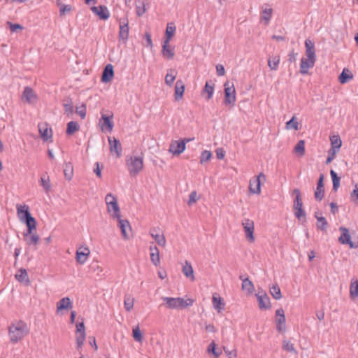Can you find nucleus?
<instances>
[{
  "label": "nucleus",
  "instance_id": "obj_1",
  "mask_svg": "<svg viewBox=\"0 0 358 358\" xmlns=\"http://www.w3.org/2000/svg\"><path fill=\"white\" fill-rule=\"evenodd\" d=\"M29 332L27 324L22 320L12 323L8 327V334L10 341L13 343H16L21 341Z\"/></svg>",
  "mask_w": 358,
  "mask_h": 358
},
{
  "label": "nucleus",
  "instance_id": "obj_2",
  "mask_svg": "<svg viewBox=\"0 0 358 358\" xmlns=\"http://www.w3.org/2000/svg\"><path fill=\"white\" fill-rule=\"evenodd\" d=\"M17 215L19 220L26 224L29 231L30 229H36V221L29 212V207L28 205L17 204L16 205Z\"/></svg>",
  "mask_w": 358,
  "mask_h": 358
},
{
  "label": "nucleus",
  "instance_id": "obj_3",
  "mask_svg": "<svg viewBox=\"0 0 358 358\" xmlns=\"http://www.w3.org/2000/svg\"><path fill=\"white\" fill-rule=\"evenodd\" d=\"M162 299L166 307L170 309H183L194 303V300L189 298L184 299L181 297H163Z\"/></svg>",
  "mask_w": 358,
  "mask_h": 358
},
{
  "label": "nucleus",
  "instance_id": "obj_4",
  "mask_svg": "<svg viewBox=\"0 0 358 358\" xmlns=\"http://www.w3.org/2000/svg\"><path fill=\"white\" fill-rule=\"evenodd\" d=\"M126 164L131 176H137L143 168L142 156H131L126 159Z\"/></svg>",
  "mask_w": 358,
  "mask_h": 358
},
{
  "label": "nucleus",
  "instance_id": "obj_5",
  "mask_svg": "<svg viewBox=\"0 0 358 358\" xmlns=\"http://www.w3.org/2000/svg\"><path fill=\"white\" fill-rule=\"evenodd\" d=\"M224 87V103L226 105H234L236 102V90L234 85H230L229 82H226Z\"/></svg>",
  "mask_w": 358,
  "mask_h": 358
},
{
  "label": "nucleus",
  "instance_id": "obj_6",
  "mask_svg": "<svg viewBox=\"0 0 358 358\" xmlns=\"http://www.w3.org/2000/svg\"><path fill=\"white\" fill-rule=\"evenodd\" d=\"M262 179L266 180V176L263 173H260L256 178L250 179L249 190L251 193L260 194Z\"/></svg>",
  "mask_w": 358,
  "mask_h": 358
},
{
  "label": "nucleus",
  "instance_id": "obj_7",
  "mask_svg": "<svg viewBox=\"0 0 358 358\" xmlns=\"http://www.w3.org/2000/svg\"><path fill=\"white\" fill-rule=\"evenodd\" d=\"M285 316L282 308H278L275 311V324L276 330L281 334H283L286 331L285 325Z\"/></svg>",
  "mask_w": 358,
  "mask_h": 358
},
{
  "label": "nucleus",
  "instance_id": "obj_8",
  "mask_svg": "<svg viewBox=\"0 0 358 358\" xmlns=\"http://www.w3.org/2000/svg\"><path fill=\"white\" fill-rule=\"evenodd\" d=\"M339 231H341V234L338 238V241L341 244L348 245L350 248H357L358 247L357 245L351 241V236L348 229L345 227H341L339 228Z\"/></svg>",
  "mask_w": 358,
  "mask_h": 358
},
{
  "label": "nucleus",
  "instance_id": "obj_9",
  "mask_svg": "<svg viewBox=\"0 0 358 358\" xmlns=\"http://www.w3.org/2000/svg\"><path fill=\"white\" fill-rule=\"evenodd\" d=\"M242 225L244 229V231L245 233V236L248 240L251 242L255 241L254 237V222L250 219L245 218L242 222Z\"/></svg>",
  "mask_w": 358,
  "mask_h": 358
},
{
  "label": "nucleus",
  "instance_id": "obj_10",
  "mask_svg": "<svg viewBox=\"0 0 358 358\" xmlns=\"http://www.w3.org/2000/svg\"><path fill=\"white\" fill-rule=\"evenodd\" d=\"M110 151L112 154L115 153L117 157H120L122 155V148L120 141L115 137L108 138Z\"/></svg>",
  "mask_w": 358,
  "mask_h": 358
},
{
  "label": "nucleus",
  "instance_id": "obj_11",
  "mask_svg": "<svg viewBox=\"0 0 358 358\" xmlns=\"http://www.w3.org/2000/svg\"><path fill=\"white\" fill-rule=\"evenodd\" d=\"M34 229H30L27 227V230L24 231L23 236L26 243L29 245H36L39 241V236L36 234H33Z\"/></svg>",
  "mask_w": 358,
  "mask_h": 358
},
{
  "label": "nucleus",
  "instance_id": "obj_12",
  "mask_svg": "<svg viewBox=\"0 0 358 358\" xmlns=\"http://www.w3.org/2000/svg\"><path fill=\"white\" fill-rule=\"evenodd\" d=\"M259 308L262 309H268L271 307L270 299L266 292L261 291L256 294Z\"/></svg>",
  "mask_w": 358,
  "mask_h": 358
},
{
  "label": "nucleus",
  "instance_id": "obj_13",
  "mask_svg": "<svg viewBox=\"0 0 358 358\" xmlns=\"http://www.w3.org/2000/svg\"><path fill=\"white\" fill-rule=\"evenodd\" d=\"M22 99L30 104L35 103L38 99L37 95L35 94L33 89L28 86L24 87Z\"/></svg>",
  "mask_w": 358,
  "mask_h": 358
},
{
  "label": "nucleus",
  "instance_id": "obj_14",
  "mask_svg": "<svg viewBox=\"0 0 358 358\" xmlns=\"http://www.w3.org/2000/svg\"><path fill=\"white\" fill-rule=\"evenodd\" d=\"M91 10L99 17L101 20H106L110 17V12L107 6L100 5L98 6H92Z\"/></svg>",
  "mask_w": 358,
  "mask_h": 358
},
{
  "label": "nucleus",
  "instance_id": "obj_15",
  "mask_svg": "<svg viewBox=\"0 0 358 358\" xmlns=\"http://www.w3.org/2000/svg\"><path fill=\"white\" fill-rule=\"evenodd\" d=\"M185 150L184 141H172L170 143L169 151L175 155H179Z\"/></svg>",
  "mask_w": 358,
  "mask_h": 358
},
{
  "label": "nucleus",
  "instance_id": "obj_16",
  "mask_svg": "<svg viewBox=\"0 0 358 358\" xmlns=\"http://www.w3.org/2000/svg\"><path fill=\"white\" fill-rule=\"evenodd\" d=\"M90 250L87 247H80L76 251V262L80 264H84L88 257L90 256Z\"/></svg>",
  "mask_w": 358,
  "mask_h": 358
},
{
  "label": "nucleus",
  "instance_id": "obj_17",
  "mask_svg": "<svg viewBox=\"0 0 358 358\" xmlns=\"http://www.w3.org/2000/svg\"><path fill=\"white\" fill-rule=\"evenodd\" d=\"M114 76L113 66L112 64H107L102 73L101 80L102 83L110 82Z\"/></svg>",
  "mask_w": 358,
  "mask_h": 358
},
{
  "label": "nucleus",
  "instance_id": "obj_18",
  "mask_svg": "<svg viewBox=\"0 0 358 358\" xmlns=\"http://www.w3.org/2000/svg\"><path fill=\"white\" fill-rule=\"evenodd\" d=\"M100 124H101V129H104V127H106V129L108 131L110 132L114 127L113 122V115H102L101 118L100 120Z\"/></svg>",
  "mask_w": 358,
  "mask_h": 358
},
{
  "label": "nucleus",
  "instance_id": "obj_19",
  "mask_svg": "<svg viewBox=\"0 0 358 358\" xmlns=\"http://www.w3.org/2000/svg\"><path fill=\"white\" fill-rule=\"evenodd\" d=\"M315 59H301L300 64V73L301 74H307L308 73V69H310L314 66L315 63Z\"/></svg>",
  "mask_w": 358,
  "mask_h": 358
},
{
  "label": "nucleus",
  "instance_id": "obj_20",
  "mask_svg": "<svg viewBox=\"0 0 358 358\" xmlns=\"http://www.w3.org/2000/svg\"><path fill=\"white\" fill-rule=\"evenodd\" d=\"M129 23L128 20L125 19L123 22H120L119 37L124 41H126L129 37Z\"/></svg>",
  "mask_w": 358,
  "mask_h": 358
},
{
  "label": "nucleus",
  "instance_id": "obj_21",
  "mask_svg": "<svg viewBox=\"0 0 358 358\" xmlns=\"http://www.w3.org/2000/svg\"><path fill=\"white\" fill-rule=\"evenodd\" d=\"M306 55L307 58L316 60L315 43L310 39H306L305 41Z\"/></svg>",
  "mask_w": 358,
  "mask_h": 358
},
{
  "label": "nucleus",
  "instance_id": "obj_22",
  "mask_svg": "<svg viewBox=\"0 0 358 358\" xmlns=\"http://www.w3.org/2000/svg\"><path fill=\"white\" fill-rule=\"evenodd\" d=\"M148 3L147 0H136L135 1L136 13L138 16H142L147 10Z\"/></svg>",
  "mask_w": 358,
  "mask_h": 358
},
{
  "label": "nucleus",
  "instance_id": "obj_23",
  "mask_svg": "<svg viewBox=\"0 0 358 358\" xmlns=\"http://www.w3.org/2000/svg\"><path fill=\"white\" fill-rule=\"evenodd\" d=\"M150 261L155 266H158L160 263L159 250L155 245L150 246Z\"/></svg>",
  "mask_w": 358,
  "mask_h": 358
},
{
  "label": "nucleus",
  "instance_id": "obj_24",
  "mask_svg": "<svg viewBox=\"0 0 358 358\" xmlns=\"http://www.w3.org/2000/svg\"><path fill=\"white\" fill-rule=\"evenodd\" d=\"M185 92V84L182 80H178L175 86V99L178 101L183 96Z\"/></svg>",
  "mask_w": 358,
  "mask_h": 358
},
{
  "label": "nucleus",
  "instance_id": "obj_25",
  "mask_svg": "<svg viewBox=\"0 0 358 358\" xmlns=\"http://www.w3.org/2000/svg\"><path fill=\"white\" fill-rule=\"evenodd\" d=\"M162 53L164 57L172 59L175 55L174 48L170 47L169 43L163 42Z\"/></svg>",
  "mask_w": 358,
  "mask_h": 358
},
{
  "label": "nucleus",
  "instance_id": "obj_26",
  "mask_svg": "<svg viewBox=\"0 0 358 358\" xmlns=\"http://www.w3.org/2000/svg\"><path fill=\"white\" fill-rule=\"evenodd\" d=\"M107 209L108 212L110 213L113 218H120L121 216L117 201L113 202L110 205H107Z\"/></svg>",
  "mask_w": 358,
  "mask_h": 358
},
{
  "label": "nucleus",
  "instance_id": "obj_27",
  "mask_svg": "<svg viewBox=\"0 0 358 358\" xmlns=\"http://www.w3.org/2000/svg\"><path fill=\"white\" fill-rule=\"evenodd\" d=\"M118 220V227L121 230V233L124 237V238H128V234L127 233V229L131 230V227L129 222L127 220L121 219V216L120 218H117Z\"/></svg>",
  "mask_w": 358,
  "mask_h": 358
},
{
  "label": "nucleus",
  "instance_id": "obj_28",
  "mask_svg": "<svg viewBox=\"0 0 358 358\" xmlns=\"http://www.w3.org/2000/svg\"><path fill=\"white\" fill-rule=\"evenodd\" d=\"M15 277L16 280H17L20 282H24L27 285L30 284V280L27 270L24 268H20L15 274Z\"/></svg>",
  "mask_w": 358,
  "mask_h": 358
},
{
  "label": "nucleus",
  "instance_id": "obj_29",
  "mask_svg": "<svg viewBox=\"0 0 358 358\" xmlns=\"http://www.w3.org/2000/svg\"><path fill=\"white\" fill-rule=\"evenodd\" d=\"M150 235L159 246L164 247L166 245V241L163 234L157 233L156 229H152L150 231Z\"/></svg>",
  "mask_w": 358,
  "mask_h": 358
},
{
  "label": "nucleus",
  "instance_id": "obj_30",
  "mask_svg": "<svg viewBox=\"0 0 358 358\" xmlns=\"http://www.w3.org/2000/svg\"><path fill=\"white\" fill-rule=\"evenodd\" d=\"M350 296L354 299L358 297V280L352 278L350 286Z\"/></svg>",
  "mask_w": 358,
  "mask_h": 358
},
{
  "label": "nucleus",
  "instance_id": "obj_31",
  "mask_svg": "<svg viewBox=\"0 0 358 358\" xmlns=\"http://www.w3.org/2000/svg\"><path fill=\"white\" fill-rule=\"evenodd\" d=\"M72 308V302L71 301L69 297L62 298L57 303V311H59L63 309H69Z\"/></svg>",
  "mask_w": 358,
  "mask_h": 358
},
{
  "label": "nucleus",
  "instance_id": "obj_32",
  "mask_svg": "<svg viewBox=\"0 0 358 358\" xmlns=\"http://www.w3.org/2000/svg\"><path fill=\"white\" fill-rule=\"evenodd\" d=\"M241 289L243 291H246L248 294H251L253 293L255 287L252 282L248 278H245L243 280Z\"/></svg>",
  "mask_w": 358,
  "mask_h": 358
},
{
  "label": "nucleus",
  "instance_id": "obj_33",
  "mask_svg": "<svg viewBox=\"0 0 358 358\" xmlns=\"http://www.w3.org/2000/svg\"><path fill=\"white\" fill-rule=\"evenodd\" d=\"M177 72L175 69H171L168 70V73L165 76V83L171 87L173 84V82L176 78Z\"/></svg>",
  "mask_w": 358,
  "mask_h": 358
},
{
  "label": "nucleus",
  "instance_id": "obj_34",
  "mask_svg": "<svg viewBox=\"0 0 358 358\" xmlns=\"http://www.w3.org/2000/svg\"><path fill=\"white\" fill-rule=\"evenodd\" d=\"M182 272L187 278H189L191 280H194V271L192 265L187 262L182 267Z\"/></svg>",
  "mask_w": 358,
  "mask_h": 358
},
{
  "label": "nucleus",
  "instance_id": "obj_35",
  "mask_svg": "<svg viewBox=\"0 0 358 358\" xmlns=\"http://www.w3.org/2000/svg\"><path fill=\"white\" fill-rule=\"evenodd\" d=\"M293 194H295L296 198L294 201L293 208L294 209L303 208V202L301 198V192L299 189H294Z\"/></svg>",
  "mask_w": 358,
  "mask_h": 358
},
{
  "label": "nucleus",
  "instance_id": "obj_36",
  "mask_svg": "<svg viewBox=\"0 0 358 358\" xmlns=\"http://www.w3.org/2000/svg\"><path fill=\"white\" fill-rule=\"evenodd\" d=\"M80 129V126L76 121H71L67 124L66 134L72 135Z\"/></svg>",
  "mask_w": 358,
  "mask_h": 358
},
{
  "label": "nucleus",
  "instance_id": "obj_37",
  "mask_svg": "<svg viewBox=\"0 0 358 358\" xmlns=\"http://www.w3.org/2000/svg\"><path fill=\"white\" fill-rule=\"evenodd\" d=\"M280 56L275 55L268 58V66L271 70H277L280 63Z\"/></svg>",
  "mask_w": 358,
  "mask_h": 358
},
{
  "label": "nucleus",
  "instance_id": "obj_38",
  "mask_svg": "<svg viewBox=\"0 0 358 358\" xmlns=\"http://www.w3.org/2000/svg\"><path fill=\"white\" fill-rule=\"evenodd\" d=\"M176 32V27L172 24H168L166 29V38L163 42L169 43L171 38L173 36Z\"/></svg>",
  "mask_w": 358,
  "mask_h": 358
},
{
  "label": "nucleus",
  "instance_id": "obj_39",
  "mask_svg": "<svg viewBox=\"0 0 358 358\" xmlns=\"http://www.w3.org/2000/svg\"><path fill=\"white\" fill-rule=\"evenodd\" d=\"M203 92H206L208 94L206 97L207 100L210 99L213 97L214 92V84L211 81H207L205 84Z\"/></svg>",
  "mask_w": 358,
  "mask_h": 358
},
{
  "label": "nucleus",
  "instance_id": "obj_40",
  "mask_svg": "<svg viewBox=\"0 0 358 358\" xmlns=\"http://www.w3.org/2000/svg\"><path fill=\"white\" fill-rule=\"evenodd\" d=\"M330 175L333 182V190L337 192L340 186L341 178L338 176L337 173L334 170H331Z\"/></svg>",
  "mask_w": 358,
  "mask_h": 358
},
{
  "label": "nucleus",
  "instance_id": "obj_41",
  "mask_svg": "<svg viewBox=\"0 0 358 358\" xmlns=\"http://www.w3.org/2000/svg\"><path fill=\"white\" fill-rule=\"evenodd\" d=\"M213 305L214 308L219 312L224 308V303L221 297H217L215 295L213 296Z\"/></svg>",
  "mask_w": 358,
  "mask_h": 358
},
{
  "label": "nucleus",
  "instance_id": "obj_42",
  "mask_svg": "<svg viewBox=\"0 0 358 358\" xmlns=\"http://www.w3.org/2000/svg\"><path fill=\"white\" fill-rule=\"evenodd\" d=\"M40 184L45 190V192H48L50 189L51 185L49 179V176L45 173L41 176L40 180Z\"/></svg>",
  "mask_w": 358,
  "mask_h": 358
},
{
  "label": "nucleus",
  "instance_id": "obj_43",
  "mask_svg": "<svg viewBox=\"0 0 358 358\" xmlns=\"http://www.w3.org/2000/svg\"><path fill=\"white\" fill-rule=\"evenodd\" d=\"M282 348L286 352L297 354V351L295 349L294 344L287 340L284 339L282 341Z\"/></svg>",
  "mask_w": 358,
  "mask_h": 358
},
{
  "label": "nucleus",
  "instance_id": "obj_44",
  "mask_svg": "<svg viewBox=\"0 0 358 358\" xmlns=\"http://www.w3.org/2000/svg\"><path fill=\"white\" fill-rule=\"evenodd\" d=\"M270 293L272 295V296L276 300H279L282 297L280 289L277 284L273 285L272 287H270Z\"/></svg>",
  "mask_w": 358,
  "mask_h": 358
},
{
  "label": "nucleus",
  "instance_id": "obj_45",
  "mask_svg": "<svg viewBox=\"0 0 358 358\" xmlns=\"http://www.w3.org/2000/svg\"><path fill=\"white\" fill-rule=\"evenodd\" d=\"M331 150H337V152L339 150L340 148L341 147L342 142L338 136H334L331 138Z\"/></svg>",
  "mask_w": 358,
  "mask_h": 358
},
{
  "label": "nucleus",
  "instance_id": "obj_46",
  "mask_svg": "<svg viewBox=\"0 0 358 358\" xmlns=\"http://www.w3.org/2000/svg\"><path fill=\"white\" fill-rule=\"evenodd\" d=\"M328 227V222L324 217L322 216L321 217H318V220L317 221V228L322 231L327 230Z\"/></svg>",
  "mask_w": 358,
  "mask_h": 358
},
{
  "label": "nucleus",
  "instance_id": "obj_47",
  "mask_svg": "<svg viewBox=\"0 0 358 358\" xmlns=\"http://www.w3.org/2000/svg\"><path fill=\"white\" fill-rule=\"evenodd\" d=\"M39 131L43 141H48L52 137L51 129L39 127Z\"/></svg>",
  "mask_w": 358,
  "mask_h": 358
},
{
  "label": "nucleus",
  "instance_id": "obj_48",
  "mask_svg": "<svg viewBox=\"0 0 358 358\" xmlns=\"http://www.w3.org/2000/svg\"><path fill=\"white\" fill-rule=\"evenodd\" d=\"M132 336H133L134 339L136 341L140 342V343L142 342L143 338V335L139 329L138 325L136 326V327L133 328Z\"/></svg>",
  "mask_w": 358,
  "mask_h": 358
},
{
  "label": "nucleus",
  "instance_id": "obj_49",
  "mask_svg": "<svg viewBox=\"0 0 358 358\" xmlns=\"http://www.w3.org/2000/svg\"><path fill=\"white\" fill-rule=\"evenodd\" d=\"M286 129H294L299 130V123L296 120V117L294 116L292 117L290 120L286 122Z\"/></svg>",
  "mask_w": 358,
  "mask_h": 358
},
{
  "label": "nucleus",
  "instance_id": "obj_50",
  "mask_svg": "<svg viewBox=\"0 0 358 358\" xmlns=\"http://www.w3.org/2000/svg\"><path fill=\"white\" fill-rule=\"evenodd\" d=\"M273 10L272 8H265L262 10V20H264L266 23L267 24L272 16Z\"/></svg>",
  "mask_w": 358,
  "mask_h": 358
},
{
  "label": "nucleus",
  "instance_id": "obj_51",
  "mask_svg": "<svg viewBox=\"0 0 358 358\" xmlns=\"http://www.w3.org/2000/svg\"><path fill=\"white\" fill-rule=\"evenodd\" d=\"M64 173L65 176V178L68 180H71L73 177V166L71 164H66L64 169Z\"/></svg>",
  "mask_w": 358,
  "mask_h": 358
},
{
  "label": "nucleus",
  "instance_id": "obj_52",
  "mask_svg": "<svg viewBox=\"0 0 358 358\" xmlns=\"http://www.w3.org/2000/svg\"><path fill=\"white\" fill-rule=\"evenodd\" d=\"M294 151L296 153H299L301 156L304 155V153H305V143H304L303 140H301L296 143V145L294 148Z\"/></svg>",
  "mask_w": 358,
  "mask_h": 358
},
{
  "label": "nucleus",
  "instance_id": "obj_53",
  "mask_svg": "<svg viewBox=\"0 0 358 358\" xmlns=\"http://www.w3.org/2000/svg\"><path fill=\"white\" fill-rule=\"evenodd\" d=\"M134 300L131 296H125L124 301V308L127 311H130L134 307Z\"/></svg>",
  "mask_w": 358,
  "mask_h": 358
},
{
  "label": "nucleus",
  "instance_id": "obj_54",
  "mask_svg": "<svg viewBox=\"0 0 358 358\" xmlns=\"http://www.w3.org/2000/svg\"><path fill=\"white\" fill-rule=\"evenodd\" d=\"M85 333L76 334V341L77 344V348L80 349L82 348L84 341L85 340Z\"/></svg>",
  "mask_w": 358,
  "mask_h": 358
},
{
  "label": "nucleus",
  "instance_id": "obj_55",
  "mask_svg": "<svg viewBox=\"0 0 358 358\" xmlns=\"http://www.w3.org/2000/svg\"><path fill=\"white\" fill-rule=\"evenodd\" d=\"M216 345L215 343V342H212L209 346H208V351L209 352H212L214 356H215V358H218L220 357V355H221L222 352L221 351H217L216 350Z\"/></svg>",
  "mask_w": 358,
  "mask_h": 358
},
{
  "label": "nucleus",
  "instance_id": "obj_56",
  "mask_svg": "<svg viewBox=\"0 0 358 358\" xmlns=\"http://www.w3.org/2000/svg\"><path fill=\"white\" fill-rule=\"evenodd\" d=\"M352 78V75H350L349 73H347L345 72V70L342 71V73L340 74L338 80L339 82L342 84L347 83L350 79Z\"/></svg>",
  "mask_w": 358,
  "mask_h": 358
},
{
  "label": "nucleus",
  "instance_id": "obj_57",
  "mask_svg": "<svg viewBox=\"0 0 358 358\" xmlns=\"http://www.w3.org/2000/svg\"><path fill=\"white\" fill-rule=\"evenodd\" d=\"M211 152L208 150H203L201 152V157H200V162L201 164L208 162L211 158Z\"/></svg>",
  "mask_w": 358,
  "mask_h": 358
},
{
  "label": "nucleus",
  "instance_id": "obj_58",
  "mask_svg": "<svg viewBox=\"0 0 358 358\" xmlns=\"http://www.w3.org/2000/svg\"><path fill=\"white\" fill-rule=\"evenodd\" d=\"M64 108L65 113L67 115H71L73 113V106L71 101H68L67 103H64Z\"/></svg>",
  "mask_w": 358,
  "mask_h": 358
},
{
  "label": "nucleus",
  "instance_id": "obj_59",
  "mask_svg": "<svg viewBox=\"0 0 358 358\" xmlns=\"http://www.w3.org/2000/svg\"><path fill=\"white\" fill-rule=\"evenodd\" d=\"M76 112L82 119H84L86 116V106L83 103L80 106L76 107Z\"/></svg>",
  "mask_w": 358,
  "mask_h": 358
},
{
  "label": "nucleus",
  "instance_id": "obj_60",
  "mask_svg": "<svg viewBox=\"0 0 358 358\" xmlns=\"http://www.w3.org/2000/svg\"><path fill=\"white\" fill-rule=\"evenodd\" d=\"M324 196V188L317 187L315 191V198L317 201H321Z\"/></svg>",
  "mask_w": 358,
  "mask_h": 358
},
{
  "label": "nucleus",
  "instance_id": "obj_61",
  "mask_svg": "<svg viewBox=\"0 0 358 358\" xmlns=\"http://www.w3.org/2000/svg\"><path fill=\"white\" fill-rule=\"evenodd\" d=\"M199 199V197L197 196V193L196 191H193L190 193L189 195V201H188V205L191 206L193 203H196V201Z\"/></svg>",
  "mask_w": 358,
  "mask_h": 358
},
{
  "label": "nucleus",
  "instance_id": "obj_62",
  "mask_svg": "<svg viewBox=\"0 0 358 358\" xmlns=\"http://www.w3.org/2000/svg\"><path fill=\"white\" fill-rule=\"evenodd\" d=\"M105 201L107 205H110L113 202L117 201V198L111 193H108L105 197Z\"/></svg>",
  "mask_w": 358,
  "mask_h": 358
},
{
  "label": "nucleus",
  "instance_id": "obj_63",
  "mask_svg": "<svg viewBox=\"0 0 358 358\" xmlns=\"http://www.w3.org/2000/svg\"><path fill=\"white\" fill-rule=\"evenodd\" d=\"M71 8L70 5L62 4L59 8V13L61 15H64L66 12H70Z\"/></svg>",
  "mask_w": 358,
  "mask_h": 358
},
{
  "label": "nucleus",
  "instance_id": "obj_64",
  "mask_svg": "<svg viewBox=\"0 0 358 358\" xmlns=\"http://www.w3.org/2000/svg\"><path fill=\"white\" fill-rule=\"evenodd\" d=\"M224 351L229 358H236L237 353L236 350H229L225 347H224Z\"/></svg>",
  "mask_w": 358,
  "mask_h": 358
}]
</instances>
